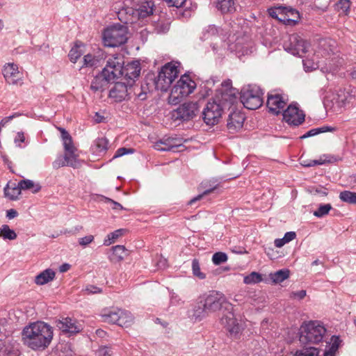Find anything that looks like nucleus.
Listing matches in <instances>:
<instances>
[{"mask_svg": "<svg viewBox=\"0 0 356 356\" xmlns=\"http://www.w3.org/2000/svg\"><path fill=\"white\" fill-rule=\"evenodd\" d=\"M237 102V97L232 88L221 90L213 101H209L202 111L203 120L210 126L218 123L225 109H230Z\"/></svg>", "mask_w": 356, "mask_h": 356, "instance_id": "nucleus-1", "label": "nucleus"}, {"mask_svg": "<svg viewBox=\"0 0 356 356\" xmlns=\"http://www.w3.org/2000/svg\"><path fill=\"white\" fill-rule=\"evenodd\" d=\"M53 336V327L42 321L30 323L22 332L24 343L32 350L46 348L51 343Z\"/></svg>", "mask_w": 356, "mask_h": 356, "instance_id": "nucleus-2", "label": "nucleus"}, {"mask_svg": "<svg viewBox=\"0 0 356 356\" xmlns=\"http://www.w3.org/2000/svg\"><path fill=\"white\" fill-rule=\"evenodd\" d=\"M327 330L319 321L304 322L300 327L299 341L304 346L318 344L322 342Z\"/></svg>", "mask_w": 356, "mask_h": 356, "instance_id": "nucleus-3", "label": "nucleus"}, {"mask_svg": "<svg viewBox=\"0 0 356 356\" xmlns=\"http://www.w3.org/2000/svg\"><path fill=\"white\" fill-rule=\"evenodd\" d=\"M195 88L196 83L189 75H182L171 90L168 97L169 103L175 105L179 104L191 94Z\"/></svg>", "mask_w": 356, "mask_h": 356, "instance_id": "nucleus-4", "label": "nucleus"}, {"mask_svg": "<svg viewBox=\"0 0 356 356\" xmlns=\"http://www.w3.org/2000/svg\"><path fill=\"white\" fill-rule=\"evenodd\" d=\"M127 29L121 24H115L106 29L103 33L104 44L107 47H118L126 42Z\"/></svg>", "mask_w": 356, "mask_h": 356, "instance_id": "nucleus-5", "label": "nucleus"}, {"mask_svg": "<svg viewBox=\"0 0 356 356\" xmlns=\"http://www.w3.org/2000/svg\"><path fill=\"white\" fill-rule=\"evenodd\" d=\"M268 14L273 18L289 26L297 24L300 19L299 12L290 6L270 8L268 9Z\"/></svg>", "mask_w": 356, "mask_h": 356, "instance_id": "nucleus-6", "label": "nucleus"}, {"mask_svg": "<svg viewBox=\"0 0 356 356\" xmlns=\"http://www.w3.org/2000/svg\"><path fill=\"white\" fill-rule=\"evenodd\" d=\"M178 74L179 70L175 64L167 63L161 68L154 81L155 88L161 91H167Z\"/></svg>", "mask_w": 356, "mask_h": 356, "instance_id": "nucleus-7", "label": "nucleus"}, {"mask_svg": "<svg viewBox=\"0 0 356 356\" xmlns=\"http://www.w3.org/2000/svg\"><path fill=\"white\" fill-rule=\"evenodd\" d=\"M263 92L259 87L253 86L243 89L241 102L250 110L259 108L263 104Z\"/></svg>", "mask_w": 356, "mask_h": 356, "instance_id": "nucleus-8", "label": "nucleus"}, {"mask_svg": "<svg viewBox=\"0 0 356 356\" xmlns=\"http://www.w3.org/2000/svg\"><path fill=\"white\" fill-rule=\"evenodd\" d=\"M61 133V137L65 149V157L67 166L74 168L80 166V161L78 159V149L74 145L71 136L64 129H59Z\"/></svg>", "mask_w": 356, "mask_h": 356, "instance_id": "nucleus-9", "label": "nucleus"}, {"mask_svg": "<svg viewBox=\"0 0 356 356\" xmlns=\"http://www.w3.org/2000/svg\"><path fill=\"white\" fill-rule=\"evenodd\" d=\"M208 314L226 307L227 302L223 293L217 291H211L201 300Z\"/></svg>", "mask_w": 356, "mask_h": 356, "instance_id": "nucleus-10", "label": "nucleus"}, {"mask_svg": "<svg viewBox=\"0 0 356 356\" xmlns=\"http://www.w3.org/2000/svg\"><path fill=\"white\" fill-rule=\"evenodd\" d=\"M309 47V43L298 34H292L289 36L284 43V49L293 56L302 57Z\"/></svg>", "mask_w": 356, "mask_h": 356, "instance_id": "nucleus-11", "label": "nucleus"}, {"mask_svg": "<svg viewBox=\"0 0 356 356\" xmlns=\"http://www.w3.org/2000/svg\"><path fill=\"white\" fill-rule=\"evenodd\" d=\"M123 58L120 56L113 55L106 61V65L102 70V73L111 81L121 76L122 74Z\"/></svg>", "mask_w": 356, "mask_h": 356, "instance_id": "nucleus-12", "label": "nucleus"}, {"mask_svg": "<svg viewBox=\"0 0 356 356\" xmlns=\"http://www.w3.org/2000/svg\"><path fill=\"white\" fill-rule=\"evenodd\" d=\"M227 312L221 318V324L226 328L231 335H236L241 330V326L233 313L232 304H227L225 307Z\"/></svg>", "mask_w": 356, "mask_h": 356, "instance_id": "nucleus-13", "label": "nucleus"}, {"mask_svg": "<svg viewBox=\"0 0 356 356\" xmlns=\"http://www.w3.org/2000/svg\"><path fill=\"white\" fill-rule=\"evenodd\" d=\"M199 111L197 102H187L179 106L174 113L176 119L188 121L194 118Z\"/></svg>", "mask_w": 356, "mask_h": 356, "instance_id": "nucleus-14", "label": "nucleus"}, {"mask_svg": "<svg viewBox=\"0 0 356 356\" xmlns=\"http://www.w3.org/2000/svg\"><path fill=\"white\" fill-rule=\"evenodd\" d=\"M140 66L138 61H134L128 63L124 67L122 65V76L123 82H125L129 87H132L136 80L139 77L140 74Z\"/></svg>", "mask_w": 356, "mask_h": 356, "instance_id": "nucleus-15", "label": "nucleus"}, {"mask_svg": "<svg viewBox=\"0 0 356 356\" xmlns=\"http://www.w3.org/2000/svg\"><path fill=\"white\" fill-rule=\"evenodd\" d=\"M220 30L214 25H209L202 31L200 37L202 40H211V46L213 51H218L219 47H222L223 42L219 35Z\"/></svg>", "mask_w": 356, "mask_h": 356, "instance_id": "nucleus-16", "label": "nucleus"}, {"mask_svg": "<svg viewBox=\"0 0 356 356\" xmlns=\"http://www.w3.org/2000/svg\"><path fill=\"white\" fill-rule=\"evenodd\" d=\"M305 117L303 112L293 104H290L288 108L283 111L284 120L291 125H300L305 121Z\"/></svg>", "mask_w": 356, "mask_h": 356, "instance_id": "nucleus-17", "label": "nucleus"}, {"mask_svg": "<svg viewBox=\"0 0 356 356\" xmlns=\"http://www.w3.org/2000/svg\"><path fill=\"white\" fill-rule=\"evenodd\" d=\"M131 87H129L125 82H116L110 90L108 97L114 102H120L125 100L130 94Z\"/></svg>", "mask_w": 356, "mask_h": 356, "instance_id": "nucleus-18", "label": "nucleus"}, {"mask_svg": "<svg viewBox=\"0 0 356 356\" xmlns=\"http://www.w3.org/2000/svg\"><path fill=\"white\" fill-rule=\"evenodd\" d=\"M266 104L270 113L275 115H278L282 111H284V108L286 104V102L281 95L277 93H270L268 95Z\"/></svg>", "mask_w": 356, "mask_h": 356, "instance_id": "nucleus-19", "label": "nucleus"}, {"mask_svg": "<svg viewBox=\"0 0 356 356\" xmlns=\"http://www.w3.org/2000/svg\"><path fill=\"white\" fill-rule=\"evenodd\" d=\"M3 75L9 84H17L22 79V73L19 70L17 65L9 63L3 66Z\"/></svg>", "mask_w": 356, "mask_h": 356, "instance_id": "nucleus-20", "label": "nucleus"}, {"mask_svg": "<svg viewBox=\"0 0 356 356\" xmlns=\"http://www.w3.org/2000/svg\"><path fill=\"white\" fill-rule=\"evenodd\" d=\"M245 117L240 111L234 110L229 114L227 120V128L231 131H237L243 125Z\"/></svg>", "mask_w": 356, "mask_h": 356, "instance_id": "nucleus-21", "label": "nucleus"}, {"mask_svg": "<svg viewBox=\"0 0 356 356\" xmlns=\"http://www.w3.org/2000/svg\"><path fill=\"white\" fill-rule=\"evenodd\" d=\"M56 326L64 333H67L70 335L76 334L81 330L80 326L76 325L75 320L70 318H63L62 320H58L56 322Z\"/></svg>", "mask_w": 356, "mask_h": 356, "instance_id": "nucleus-22", "label": "nucleus"}, {"mask_svg": "<svg viewBox=\"0 0 356 356\" xmlns=\"http://www.w3.org/2000/svg\"><path fill=\"white\" fill-rule=\"evenodd\" d=\"M187 315L191 321L195 322L201 321L209 316L201 300L192 305V307L188 310Z\"/></svg>", "mask_w": 356, "mask_h": 356, "instance_id": "nucleus-23", "label": "nucleus"}, {"mask_svg": "<svg viewBox=\"0 0 356 356\" xmlns=\"http://www.w3.org/2000/svg\"><path fill=\"white\" fill-rule=\"evenodd\" d=\"M180 145V140L175 138H168L156 142L154 145V147L159 151H174V149Z\"/></svg>", "mask_w": 356, "mask_h": 356, "instance_id": "nucleus-24", "label": "nucleus"}, {"mask_svg": "<svg viewBox=\"0 0 356 356\" xmlns=\"http://www.w3.org/2000/svg\"><path fill=\"white\" fill-rule=\"evenodd\" d=\"M134 3H138L134 8V12L139 18H145L153 13V3L147 0H133Z\"/></svg>", "mask_w": 356, "mask_h": 356, "instance_id": "nucleus-25", "label": "nucleus"}, {"mask_svg": "<svg viewBox=\"0 0 356 356\" xmlns=\"http://www.w3.org/2000/svg\"><path fill=\"white\" fill-rule=\"evenodd\" d=\"M111 81L101 72L99 74L95 76L91 81L90 89L94 92H102L108 88V83Z\"/></svg>", "mask_w": 356, "mask_h": 356, "instance_id": "nucleus-26", "label": "nucleus"}, {"mask_svg": "<svg viewBox=\"0 0 356 356\" xmlns=\"http://www.w3.org/2000/svg\"><path fill=\"white\" fill-rule=\"evenodd\" d=\"M108 254L111 261L118 262L127 256L128 250L125 248V246H112Z\"/></svg>", "mask_w": 356, "mask_h": 356, "instance_id": "nucleus-27", "label": "nucleus"}, {"mask_svg": "<svg viewBox=\"0 0 356 356\" xmlns=\"http://www.w3.org/2000/svg\"><path fill=\"white\" fill-rule=\"evenodd\" d=\"M55 277V272L51 269H46L38 274L35 279V282L38 285H43L52 281Z\"/></svg>", "mask_w": 356, "mask_h": 356, "instance_id": "nucleus-28", "label": "nucleus"}, {"mask_svg": "<svg viewBox=\"0 0 356 356\" xmlns=\"http://www.w3.org/2000/svg\"><path fill=\"white\" fill-rule=\"evenodd\" d=\"M21 188L19 184H16L15 183H8L4 188V194L6 197L10 200H16L21 194Z\"/></svg>", "mask_w": 356, "mask_h": 356, "instance_id": "nucleus-29", "label": "nucleus"}, {"mask_svg": "<svg viewBox=\"0 0 356 356\" xmlns=\"http://www.w3.org/2000/svg\"><path fill=\"white\" fill-rule=\"evenodd\" d=\"M108 141L106 138H99L94 141L92 146V151L96 154L105 153L108 148Z\"/></svg>", "mask_w": 356, "mask_h": 356, "instance_id": "nucleus-30", "label": "nucleus"}, {"mask_svg": "<svg viewBox=\"0 0 356 356\" xmlns=\"http://www.w3.org/2000/svg\"><path fill=\"white\" fill-rule=\"evenodd\" d=\"M119 315H120V309H118L105 311L102 316L104 322L118 325V321H120Z\"/></svg>", "mask_w": 356, "mask_h": 356, "instance_id": "nucleus-31", "label": "nucleus"}, {"mask_svg": "<svg viewBox=\"0 0 356 356\" xmlns=\"http://www.w3.org/2000/svg\"><path fill=\"white\" fill-rule=\"evenodd\" d=\"M216 7L222 13H229L235 11L234 0H218Z\"/></svg>", "mask_w": 356, "mask_h": 356, "instance_id": "nucleus-32", "label": "nucleus"}, {"mask_svg": "<svg viewBox=\"0 0 356 356\" xmlns=\"http://www.w3.org/2000/svg\"><path fill=\"white\" fill-rule=\"evenodd\" d=\"M170 20L165 17H160L157 21L153 22L154 31L157 33H165L168 32L170 29Z\"/></svg>", "mask_w": 356, "mask_h": 356, "instance_id": "nucleus-33", "label": "nucleus"}, {"mask_svg": "<svg viewBox=\"0 0 356 356\" xmlns=\"http://www.w3.org/2000/svg\"><path fill=\"white\" fill-rule=\"evenodd\" d=\"M290 271L288 269H281L275 273H271L269 277L273 283L282 282L289 277Z\"/></svg>", "mask_w": 356, "mask_h": 356, "instance_id": "nucleus-34", "label": "nucleus"}, {"mask_svg": "<svg viewBox=\"0 0 356 356\" xmlns=\"http://www.w3.org/2000/svg\"><path fill=\"white\" fill-rule=\"evenodd\" d=\"M84 44L82 42H76L69 53L70 60L75 63L79 58L83 54Z\"/></svg>", "mask_w": 356, "mask_h": 356, "instance_id": "nucleus-35", "label": "nucleus"}, {"mask_svg": "<svg viewBox=\"0 0 356 356\" xmlns=\"http://www.w3.org/2000/svg\"><path fill=\"white\" fill-rule=\"evenodd\" d=\"M19 184L21 190H31L33 193H38L41 188L39 184L30 179L21 180Z\"/></svg>", "mask_w": 356, "mask_h": 356, "instance_id": "nucleus-36", "label": "nucleus"}, {"mask_svg": "<svg viewBox=\"0 0 356 356\" xmlns=\"http://www.w3.org/2000/svg\"><path fill=\"white\" fill-rule=\"evenodd\" d=\"M283 246H268L265 252L270 259H277L284 255Z\"/></svg>", "mask_w": 356, "mask_h": 356, "instance_id": "nucleus-37", "label": "nucleus"}, {"mask_svg": "<svg viewBox=\"0 0 356 356\" xmlns=\"http://www.w3.org/2000/svg\"><path fill=\"white\" fill-rule=\"evenodd\" d=\"M119 316L120 321H118V325L121 327H128L133 322V316L128 311L120 309V315Z\"/></svg>", "mask_w": 356, "mask_h": 356, "instance_id": "nucleus-38", "label": "nucleus"}, {"mask_svg": "<svg viewBox=\"0 0 356 356\" xmlns=\"http://www.w3.org/2000/svg\"><path fill=\"white\" fill-rule=\"evenodd\" d=\"M300 350H297L296 353L291 356H318V349L311 346Z\"/></svg>", "mask_w": 356, "mask_h": 356, "instance_id": "nucleus-39", "label": "nucleus"}, {"mask_svg": "<svg viewBox=\"0 0 356 356\" xmlns=\"http://www.w3.org/2000/svg\"><path fill=\"white\" fill-rule=\"evenodd\" d=\"M334 130V128L328 127V126H324L322 127L312 129L309 131H308L307 133H305L303 136L300 137V138H307L309 137L314 136L316 135H318L321 133H325L327 131H332Z\"/></svg>", "mask_w": 356, "mask_h": 356, "instance_id": "nucleus-40", "label": "nucleus"}, {"mask_svg": "<svg viewBox=\"0 0 356 356\" xmlns=\"http://www.w3.org/2000/svg\"><path fill=\"white\" fill-rule=\"evenodd\" d=\"M339 198L344 202L356 204V193L355 192L343 191L340 193Z\"/></svg>", "mask_w": 356, "mask_h": 356, "instance_id": "nucleus-41", "label": "nucleus"}, {"mask_svg": "<svg viewBox=\"0 0 356 356\" xmlns=\"http://www.w3.org/2000/svg\"><path fill=\"white\" fill-rule=\"evenodd\" d=\"M124 232V229H120L108 234L104 241V245H111L116 243L118 241V238L121 237Z\"/></svg>", "mask_w": 356, "mask_h": 356, "instance_id": "nucleus-42", "label": "nucleus"}, {"mask_svg": "<svg viewBox=\"0 0 356 356\" xmlns=\"http://www.w3.org/2000/svg\"><path fill=\"white\" fill-rule=\"evenodd\" d=\"M0 236L4 239L13 240L17 237V234L8 225H3L0 229Z\"/></svg>", "mask_w": 356, "mask_h": 356, "instance_id": "nucleus-43", "label": "nucleus"}, {"mask_svg": "<svg viewBox=\"0 0 356 356\" xmlns=\"http://www.w3.org/2000/svg\"><path fill=\"white\" fill-rule=\"evenodd\" d=\"M336 10H337L340 15H347L349 13L350 7V1L349 0H340L336 5Z\"/></svg>", "mask_w": 356, "mask_h": 356, "instance_id": "nucleus-44", "label": "nucleus"}, {"mask_svg": "<svg viewBox=\"0 0 356 356\" xmlns=\"http://www.w3.org/2000/svg\"><path fill=\"white\" fill-rule=\"evenodd\" d=\"M262 280L261 275L257 272H252L250 274L244 277L243 282L246 284H253L259 283Z\"/></svg>", "mask_w": 356, "mask_h": 356, "instance_id": "nucleus-45", "label": "nucleus"}, {"mask_svg": "<svg viewBox=\"0 0 356 356\" xmlns=\"http://www.w3.org/2000/svg\"><path fill=\"white\" fill-rule=\"evenodd\" d=\"M332 208L330 204H321L318 209L314 211L313 214L316 217L322 218L328 214Z\"/></svg>", "mask_w": 356, "mask_h": 356, "instance_id": "nucleus-46", "label": "nucleus"}, {"mask_svg": "<svg viewBox=\"0 0 356 356\" xmlns=\"http://www.w3.org/2000/svg\"><path fill=\"white\" fill-rule=\"evenodd\" d=\"M192 271L193 275L200 280H204L206 278V275L200 270V263L197 259H194L192 261Z\"/></svg>", "mask_w": 356, "mask_h": 356, "instance_id": "nucleus-47", "label": "nucleus"}, {"mask_svg": "<svg viewBox=\"0 0 356 356\" xmlns=\"http://www.w3.org/2000/svg\"><path fill=\"white\" fill-rule=\"evenodd\" d=\"M99 60L92 54H87L83 57V66L96 67L98 65Z\"/></svg>", "mask_w": 356, "mask_h": 356, "instance_id": "nucleus-48", "label": "nucleus"}, {"mask_svg": "<svg viewBox=\"0 0 356 356\" xmlns=\"http://www.w3.org/2000/svg\"><path fill=\"white\" fill-rule=\"evenodd\" d=\"M227 260V256L222 252H216L212 257V261L216 265H220Z\"/></svg>", "mask_w": 356, "mask_h": 356, "instance_id": "nucleus-49", "label": "nucleus"}, {"mask_svg": "<svg viewBox=\"0 0 356 356\" xmlns=\"http://www.w3.org/2000/svg\"><path fill=\"white\" fill-rule=\"evenodd\" d=\"M83 294L90 295V294H96V293H101L102 292V289L99 287L88 284L86 286L84 289L82 290Z\"/></svg>", "mask_w": 356, "mask_h": 356, "instance_id": "nucleus-50", "label": "nucleus"}, {"mask_svg": "<svg viewBox=\"0 0 356 356\" xmlns=\"http://www.w3.org/2000/svg\"><path fill=\"white\" fill-rule=\"evenodd\" d=\"M326 162H331L330 159H327V156L324 155L318 160H312L308 163H304L303 165L307 167L314 166L316 165H322Z\"/></svg>", "mask_w": 356, "mask_h": 356, "instance_id": "nucleus-51", "label": "nucleus"}, {"mask_svg": "<svg viewBox=\"0 0 356 356\" xmlns=\"http://www.w3.org/2000/svg\"><path fill=\"white\" fill-rule=\"evenodd\" d=\"M54 168L58 169L60 167L67 166L65 156H59L52 163Z\"/></svg>", "mask_w": 356, "mask_h": 356, "instance_id": "nucleus-52", "label": "nucleus"}, {"mask_svg": "<svg viewBox=\"0 0 356 356\" xmlns=\"http://www.w3.org/2000/svg\"><path fill=\"white\" fill-rule=\"evenodd\" d=\"M169 7H175L177 8L184 6L186 0H163Z\"/></svg>", "mask_w": 356, "mask_h": 356, "instance_id": "nucleus-53", "label": "nucleus"}, {"mask_svg": "<svg viewBox=\"0 0 356 356\" xmlns=\"http://www.w3.org/2000/svg\"><path fill=\"white\" fill-rule=\"evenodd\" d=\"M134 150L131 148L120 147L115 153L113 158L122 156L125 154L133 153Z\"/></svg>", "mask_w": 356, "mask_h": 356, "instance_id": "nucleus-54", "label": "nucleus"}, {"mask_svg": "<svg viewBox=\"0 0 356 356\" xmlns=\"http://www.w3.org/2000/svg\"><path fill=\"white\" fill-rule=\"evenodd\" d=\"M215 189V188H210V189H208V190H206L205 191H204L202 194H200L198 195L197 196L193 197V199H191L189 202H188V204H193L195 202H196L198 200H200L204 195H209L211 193H212L213 191V190Z\"/></svg>", "mask_w": 356, "mask_h": 356, "instance_id": "nucleus-55", "label": "nucleus"}, {"mask_svg": "<svg viewBox=\"0 0 356 356\" xmlns=\"http://www.w3.org/2000/svg\"><path fill=\"white\" fill-rule=\"evenodd\" d=\"M306 294L305 290L293 291L290 293V298L292 299L302 300L306 296Z\"/></svg>", "mask_w": 356, "mask_h": 356, "instance_id": "nucleus-56", "label": "nucleus"}, {"mask_svg": "<svg viewBox=\"0 0 356 356\" xmlns=\"http://www.w3.org/2000/svg\"><path fill=\"white\" fill-rule=\"evenodd\" d=\"M4 342L2 340H0V353H2L3 356H17V352H8L7 353V348H5Z\"/></svg>", "mask_w": 356, "mask_h": 356, "instance_id": "nucleus-57", "label": "nucleus"}, {"mask_svg": "<svg viewBox=\"0 0 356 356\" xmlns=\"http://www.w3.org/2000/svg\"><path fill=\"white\" fill-rule=\"evenodd\" d=\"M25 141L24 134L22 131H19L17 133V135L15 138L14 142L17 147H21V143Z\"/></svg>", "mask_w": 356, "mask_h": 356, "instance_id": "nucleus-58", "label": "nucleus"}, {"mask_svg": "<svg viewBox=\"0 0 356 356\" xmlns=\"http://www.w3.org/2000/svg\"><path fill=\"white\" fill-rule=\"evenodd\" d=\"M105 202L107 203L111 204V207L114 210H122L124 209L123 207L118 202L108 198V197H104Z\"/></svg>", "mask_w": 356, "mask_h": 356, "instance_id": "nucleus-59", "label": "nucleus"}, {"mask_svg": "<svg viewBox=\"0 0 356 356\" xmlns=\"http://www.w3.org/2000/svg\"><path fill=\"white\" fill-rule=\"evenodd\" d=\"M99 356H111V349L109 347L104 346L100 347L98 350Z\"/></svg>", "mask_w": 356, "mask_h": 356, "instance_id": "nucleus-60", "label": "nucleus"}, {"mask_svg": "<svg viewBox=\"0 0 356 356\" xmlns=\"http://www.w3.org/2000/svg\"><path fill=\"white\" fill-rule=\"evenodd\" d=\"M19 114H15L3 118L0 122V131L4 127L8 122H10L15 117L18 116Z\"/></svg>", "mask_w": 356, "mask_h": 356, "instance_id": "nucleus-61", "label": "nucleus"}, {"mask_svg": "<svg viewBox=\"0 0 356 356\" xmlns=\"http://www.w3.org/2000/svg\"><path fill=\"white\" fill-rule=\"evenodd\" d=\"M94 236L92 235H88L83 238H80L79 245H89L93 241Z\"/></svg>", "mask_w": 356, "mask_h": 356, "instance_id": "nucleus-62", "label": "nucleus"}, {"mask_svg": "<svg viewBox=\"0 0 356 356\" xmlns=\"http://www.w3.org/2000/svg\"><path fill=\"white\" fill-rule=\"evenodd\" d=\"M341 343V340L337 336H332L331 338V343L330 346L333 347L335 350H338L339 344Z\"/></svg>", "mask_w": 356, "mask_h": 356, "instance_id": "nucleus-63", "label": "nucleus"}, {"mask_svg": "<svg viewBox=\"0 0 356 356\" xmlns=\"http://www.w3.org/2000/svg\"><path fill=\"white\" fill-rule=\"evenodd\" d=\"M296 236V234L294 232H286L284 235V241H285V243H289L291 241L294 239Z\"/></svg>", "mask_w": 356, "mask_h": 356, "instance_id": "nucleus-64", "label": "nucleus"}]
</instances>
